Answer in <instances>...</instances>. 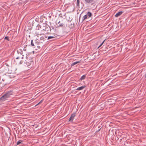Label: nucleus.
Returning a JSON list of instances; mask_svg holds the SVG:
<instances>
[{
    "mask_svg": "<svg viewBox=\"0 0 146 146\" xmlns=\"http://www.w3.org/2000/svg\"><path fill=\"white\" fill-rule=\"evenodd\" d=\"M13 93L12 91H8L0 98V102H3L7 100L13 94Z\"/></svg>",
    "mask_w": 146,
    "mask_h": 146,
    "instance_id": "obj_1",
    "label": "nucleus"
},
{
    "mask_svg": "<svg viewBox=\"0 0 146 146\" xmlns=\"http://www.w3.org/2000/svg\"><path fill=\"white\" fill-rule=\"evenodd\" d=\"M24 63L25 64V66H29L33 64V59L29 56H26L24 57Z\"/></svg>",
    "mask_w": 146,
    "mask_h": 146,
    "instance_id": "obj_2",
    "label": "nucleus"
},
{
    "mask_svg": "<svg viewBox=\"0 0 146 146\" xmlns=\"http://www.w3.org/2000/svg\"><path fill=\"white\" fill-rule=\"evenodd\" d=\"M14 58H15V61L16 64H22L24 63V57H23L18 56L17 54H15Z\"/></svg>",
    "mask_w": 146,
    "mask_h": 146,
    "instance_id": "obj_3",
    "label": "nucleus"
},
{
    "mask_svg": "<svg viewBox=\"0 0 146 146\" xmlns=\"http://www.w3.org/2000/svg\"><path fill=\"white\" fill-rule=\"evenodd\" d=\"M9 66L8 65H7L6 64L3 65L1 68L3 72L5 73H11V71L9 70Z\"/></svg>",
    "mask_w": 146,
    "mask_h": 146,
    "instance_id": "obj_4",
    "label": "nucleus"
},
{
    "mask_svg": "<svg viewBox=\"0 0 146 146\" xmlns=\"http://www.w3.org/2000/svg\"><path fill=\"white\" fill-rule=\"evenodd\" d=\"M42 31H45L48 32L49 31H51V29L49 26L43 24L42 25Z\"/></svg>",
    "mask_w": 146,
    "mask_h": 146,
    "instance_id": "obj_5",
    "label": "nucleus"
},
{
    "mask_svg": "<svg viewBox=\"0 0 146 146\" xmlns=\"http://www.w3.org/2000/svg\"><path fill=\"white\" fill-rule=\"evenodd\" d=\"M92 16V14L90 12H88L86 15H84L82 18V22L84 21L86 19H89Z\"/></svg>",
    "mask_w": 146,
    "mask_h": 146,
    "instance_id": "obj_6",
    "label": "nucleus"
},
{
    "mask_svg": "<svg viewBox=\"0 0 146 146\" xmlns=\"http://www.w3.org/2000/svg\"><path fill=\"white\" fill-rule=\"evenodd\" d=\"M56 23L58 27H65V23L63 20L61 21H58L57 20L56 21Z\"/></svg>",
    "mask_w": 146,
    "mask_h": 146,
    "instance_id": "obj_7",
    "label": "nucleus"
},
{
    "mask_svg": "<svg viewBox=\"0 0 146 146\" xmlns=\"http://www.w3.org/2000/svg\"><path fill=\"white\" fill-rule=\"evenodd\" d=\"M51 32H52L53 33H54V34L55 35V36L58 38L60 37L61 35L60 32H58L57 29H56L53 28L52 30V31Z\"/></svg>",
    "mask_w": 146,
    "mask_h": 146,
    "instance_id": "obj_8",
    "label": "nucleus"
},
{
    "mask_svg": "<svg viewBox=\"0 0 146 146\" xmlns=\"http://www.w3.org/2000/svg\"><path fill=\"white\" fill-rule=\"evenodd\" d=\"M37 43V42H36L34 41L33 40H31V46L33 48H35V50H37V48H36Z\"/></svg>",
    "mask_w": 146,
    "mask_h": 146,
    "instance_id": "obj_9",
    "label": "nucleus"
},
{
    "mask_svg": "<svg viewBox=\"0 0 146 146\" xmlns=\"http://www.w3.org/2000/svg\"><path fill=\"white\" fill-rule=\"evenodd\" d=\"M85 3L87 4L93 5L95 3V0H84Z\"/></svg>",
    "mask_w": 146,
    "mask_h": 146,
    "instance_id": "obj_10",
    "label": "nucleus"
},
{
    "mask_svg": "<svg viewBox=\"0 0 146 146\" xmlns=\"http://www.w3.org/2000/svg\"><path fill=\"white\" fill-rule=\"evenodd\" d=\"M23 54V51L22 49H18L17 50V53H16L15 54H17L18 56H23V55L21 56Z\"/></svg>",
    "mask_w": 146,
    "mask_h": 146,
    "instance_id": "obj_11",
    "label": "nucleus"
},
{
    "mask_svg": "<svg viewBox=\"0 0 146 146\" xmlns=\"http://www.w3.org/2000/svg\"><path fill=\"white\" fill-rule=\"evenodd\" d=\"M54 36H49L48 37L47 39L50 40L51 39L52 40H55L59 38L58 37H57L55 35H54Z\"/></svg>",
    "mask_w": 146,
    "mask_h": 146,
    "instance_id": "obj_12",
    "label": "nucleus"
},
{
    "mask_svg": "<svg viewBox=\"0 0 146 146\" xmlns=\"http://www.w3.org/2000/svg\"><path fill=\"white\" fill-rule=\"evenodd\" d=\"M76 113H74L72 114L71 115V117H70L69 119V121L70 122H71L74 119V117L76 115Z\"/></svg>",
    "mask_w": 146,
    "mask_h": 146,
    "instance_id": "obj_13",
    "label": "nucleus"
},
{
    "mask_svg": "<svg viewBox=\"0 0 146 146\" xmlns=\"http://www.w3.org/2000/svg\"><path fill=\"white\" fill-rule=\"evenodd\" d=\"M68 26L70 28H73L74 26V23H72L70 22L68 24Z\"/></svg>",
    "mask_w": 146,
    "mask_h": 146,
    "instance_id": "obj_14",
    "label": "nucleus"
},
{
    "mask_svg": "<svg viewBox=\"0 0 146 146\" xmlns=\"http://www.w3.org/2000/svg\"><path fill=\"white\" fill-rule=\"evenodd\" d=\"M123 13V12L122 11H120L119 12L117 13L115 15V16L116 17H118L119 16H120Z\"/></svg>",
    "mask_w": 146,
    "mask_h": 146,
    "instance_id": "obj_15",
    "label": "nucleus"
},
{
    "mask_svg": "<svg viewBox=\"0 0 146 146\" xmlns=\"http://www.w3.org/2000/svg\"><path fill=\"white\" fill-rule=\"evenodd\" d=\"M46 37H47L44 35V36H41L40 38V41H41V40H42V41H44Z\"/></svg>",
    "mask_w": 146,
    "mask_h": 146,
    "instance_id": "obj_16",
    "label": "nucleus"
},
{
    "mask_svg": "<svg viewBox=\"0 0 146 146\" xmlns=\"http://www.w3.org/2000/svg\"><path fill=\"white\" fill-rule=\"evenodd\" d=\"M86 87V86H82L81 87L78 88L76 89V90H81L83 89Z\"/></svg>",
    "mask_w": 146,
    "mask_h": 146,
    "instance_id": "obj_17",
    "label": "nucleus"
},
{
    "mask_svg": "<svg viewBox=\"0 0 146 146\" xmlns=\"http://www.w3.org/2000/svg\"><path fill=\"white\" fill-rule=\"evenodd\" d=\"M42 25H40L39 24H38L37 26H36V29L37 30H39L40 29L41 30H42Z\"/></svg>",
    "mask_w": 146,
    "mask_h": 146,
    "instance_id": "obj_18",
    "label": "nucleus"
},
{
    "mask_svg": "<svg viewBox=\"0 0 146 146\" xmlns=\"http://www.w3.org/2000/svg\"><path fill=\"white\" fill-rule=\"evenodd\" d=\"M86 75H84L82 76L81 78H80V79L79 80H84L86 78Z\"/></svg>",
    "mask_w": 146,
    "mask_h": 146,
    "instance_id": "obj_19",
    "label": "nucleus"
},
{
    "mask_svg": "<svg viewBox=\"0 0 146 146\" xmlns=\"http://www.w3.org/2000/svg\"><path fill=\"white\" fill-rule=\"evenodd\" d=\"M37 45L36 48H38L39 49L40 48L41 46H42L43 44H41L37 42Z\"/></svg>",
    "mask_w": 146,
    "mask_h": 146,
    "instance_id": "obj_20",
    "label": "nucleus"
},
{
    "mask_svg": "<svg viewBox=\"0 0 146 146\" xmlns=\"http://www.w3.org/2000/svg\"><path fill=\"white\" fill-rule=\"evenodd\" d=\"M65 15L66 13H64V15H62V13H60L59 15V16L61 18H64V17L65 18H66V16Z\"/></svg>",
    "mask_w": 146,
    "mask_h": 146,
    "instance_id": "obj_21",
    "label": "nucleus"
},
{
    "mask_svg": "<svg viewBox=\"0 0 146 146\" xmlns=\"http://www.w3.org/2000/svg\"><path fill=\"white\" fill-rule=\"evenodd\" d=\"M117 140L119 141L120 142H121L122 141V137H118L117 136Z\"/></svg>",
    "mask_w": 146,
    "mask_h": 146,
    "instance_id": "obj_22",
    "label": "nucleus"
},
{
    "mask_svg": "<svg viewBox=\"0 0 146 146\" xmlns=\"http://www.w3.org/2000/svg\"><path fill=\"white\" fill-rule=\"evenodd\" d=\"M80 61H76V62H73V63H72L71 64V66H74V65L78 64V63H80Z\"/></svg>",
    "mask_w": 146,
    "mask_h": 146,
    "instance_id": "obj_23",
    "label": "nucleus"
},
{
    "mask_svg": "<svg viewBox=\"0 0 146 146\" xmlns=\"http://www.w3.org/2000/svg\"><path fill=\"white\" fill-rule=\"evenodd\" d=\"M23 142V141L21 140H19V141H17V142L16 145H19L21 144H22V143Z\"/></svg>",
    "mask_w": 146,
    "mask_h": 146,
    "instance_id": "obj_24",
    "label": "nucleus"
},
{
    "mask_svg": "<svg viewBox=\"0 0 146 146\" xmlns=\"http://www.w3.org/2000/svg\"><path fill=\"white\" fill-rule=\"evenodd\" d=\"M106 39L104 40L103 42L101 44L99 45V46L98 47V48H99L100 47L104 44V42H105Z\"/></svg>",
    "mask_w": 146,
    "mask_h": 146,
    "instance_id": "obj_25",
    "label": "nucleus"
},
{
    "mask_svg": "<svg viewBox=\"0 0 146 146\" xmlns=\"http://www.w3.org/2000/svg\"><path fill=\"white\" fill-rule=\"evenodd\" d=\"M122 139L123 141L122 142H125V141L126 140V137H122Z\"/></svg>",
    "mask_w": 146,
    "mask_h": 146,
    "instance_id": "obj_26",
    "label": "nucleus"
},
{
    "mask_svg": "<svg viewBox=\"0 0 146 146\" xmlns=\"http://www.w3.org/2000/svg\"><path fill=\"white\" fill-rule=\"evenodd\" d=\"M118 134L117 135V136L118 137H121L122 136V134L121 133H119V132H118Z\"/></svg>",
    "mask_w": 146,
    "mask_h": 146,
    "instance_id": "obj_27",
    "label": "nucleus"
},
{
    "mask_svg": "<svg viewBox=\"0 0 146 146\" xmlns=\"http://www.w3.org/2000/svg\"><path fill=\"white\" fill-rule=\"evenodd\" d=\"M77 5L78 6H79L80 0H77Z\"/></svg>",
    "mask_w": 146,
    "mask_h": 146,
    "instance_id": "obj_28",
    "label": "nucleus"
},
{
    "mask_svg": "<svg viewBox=\"0 0 146 146\" xmlns=\"http://www.w3.org/2000/svg\"><path fill=\"white\" fill-rule=\"evenodd\" d=\"M4 39H5V40H7L9 41V38L8 36H6V37H5L4 38Z\"/></svg>",
    "mask_w": 146,
    "mask_h": 146,
    "instance_id": "obj_29",
    "label": "nucleus"
},
{
    "mask_svg": "<svg viewBox=\"0 0 146 146\" xmlns=\"http://www.w3.org/2000/svg\"><path fill=\"white\" fill-rule=\"evenodd\" d=\"M27 46L26 45V46H25V47L23 48V50L24 51H26L27 50V48L26 47Z\"/></svg>",
    "mask_w": 146,
    "mask_h": 146,
    "instance_id": "obj_30",
    "label": "nucleus"
},
{
    "mask_svg": "<svg viewBox=\"0 0 146 146\" xmlns=\"http://www.w3.org/2000/svg\"><path fill=\"white\" fill-rule=\"evenodd\" d=\"M44 41H42V40H41V41H40L39 42H38V43H39V44H42V43H43V42Z\"/></svg>",
    "mask_w": 146,
    "mask_h": 146,
    "instance_id": "obj_31",
    "label": "nucleus"
},
{
    "mask_svg": "<svg viewBox=\"0 0 146 146\" xmlns=\"http://www.w3.org/2000/svg\"><path fill=\"white\" fill-rule=\"evenodd\" d=\"M51 36H54V35H55L54 34V33H53L52 32H51V33L50 34Z\"/></svg>",
    "mask_w": 146,
    "mask_h": 146,
    "instance_id": "obj_32",
    "label": "nucleus"
},
{
    "mask_svg": "<svg viewBox=\"0 0 146 146\" xmlns=\"http://www.w3.org/2000/svg\"><path fill=\"white\" fill-rule=\"evenodd\" d=\"M43 100H41L38 104L37 105H38V104H41V103L42 102H43Z\"/></svg>",
    "mask_w": 146,
    "mask_h": 146,
    "instance_id": "obj_33",
    "label": "nucleus"
},
{
    "mask_svg": "<svg viewBox=\"0 0 146 146\" xmlns=\"http://www.w3.org/2000/svg\"><path fill=\"white\" fill-rule=\"evenodd\" d=\"M36 35L38 37V35H39V34H36ZM42 34H40V35H41Z\"/></svg>",
    "mask_w": 146,
    "mask_h": 146,
    "instance_id": "obj_34",
    "label": "nucleus"
},
{
    "mask_svg": "<svg viewBox=\"0 0 146 146\" xmlns=\"http://www.w3.org/2000/svg\"><path fill=\"white\" fill-rule=\"evenodd\" d=\"M2 84V83L1 82L0 83V88H1L2 87V86H1V85Z\"/></svg>",
    "mask_w": 146,
    "mask_h": 146,
    "instance_id": "obj_35",
    "label": "nucleus"
},
{
    "mask_svg": "<svg viewBox=\"0 0 146 146\" xmlns=\"http://www.w3.org/2000/svg\"><path fill=\"white\" fill-rule=\"evenodd\" d=\"M2 80H3L4 81H5L6 80V79H5L4 80L3 79Z\"/></svg>",
    "mask_w": 146,
    "mask_h": 146,
    "instance_id": "obj_36",
    "label": "nucleus"
},
{
    "mask_svg": "<svg viewBox=\"0 0 146 146\" xmlns=\"http://www.w3.org/2000/svg\"><path fill=\"white\" fill-rule=\"evenodd\" d=\"M25 131V129H24L23 130V132H24Z\"/></svg>",
    "mask_w": 146,
    "mask_h": 146,
    "instance_id": "obj_37",
    "label": "nucleus"
},
{
    "mask_svg": "<svg viewBox=\"0 0 146 146\" xmlns=\"http://www.w3.org/2000/svg\"><path fill=\"white\" fill-rule=\"evenodd\" d=\"M100 129H99L97 131H100Z\"/></svg>",
    "mask_w": 146,
    "mask_h": 146,
    "instance_id": "obj_38",
    "label": "nucleus"
},
{
    "mask_svg": "<svg viewBox=\"0 0 146 146\" xmlns=\"http://www.w3.org/2000/svg\"><path fill=\"white\" fill-rule=\"evenodd\" d=\"M145 78H146V73L145 74Z\"/></svg>",
    "mask_w": 146,
    "mask_h": 146,
    "instance_id": "obj_39",
    "label": "nucleus"
},
{
    "mask_svg": "<svg viewBox=\"0 0 146 146\" xmlns=\"http://www.w3.org/2000/svg\"><path fill=\"white\" fill-rule=\"evenodd\" d=\"M117 132H115V134H116V135H117Z\"/></svg>",
    "mask_w": 146,
    "mask_h": 146,
    "instance_id": "obj_40",
    "label": "nucleus"
},
{
    "mask_svg": "<svg viewBox=\"0 0 146 146\" xmlns=\"http://www.w3.org/2000/svg\"><path fill=\"white\" fill-rule=\"evenodd\" d=\"M7 83H5V84H6Z\"/></svg>",
    "mask_w": 146,
    "mask_h": 146,
    "instance_id": "obj_41",
    "label": "nucleus"
},
{
    "mask_svg": "<svg viewBox=\"0 0 146 146\" xmlns=\"http://www.w3.org/2000/svg\"><path fill=\"white\" fill-rule=\"evenodd\" d=\"M79 19H80V17L79 18Z\"/></svg>",
    "mask_w": 146,
    "mask_h": 146,
    "instance_id": "obj_42",
    "label": "nucleus"
}]
</instances>
